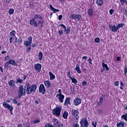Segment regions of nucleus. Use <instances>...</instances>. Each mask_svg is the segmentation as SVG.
I'll return each mask as SVG.
<instances>
[{
    "label": "nucleus",
    "instance_id": "nucleus-34",
    "mask_svg": "<svg viewBox=\"0 0 127 127\" xmlns=\"http://www.w3.org/2000/svg\"><path fill=\"white\" fill-rule=\"evenodd\" d=\"M63 117L64 119H67V118L68 117V112L65 111L63 114Z\"/></svg>",
    "mask_w": 127,
    "mask_h": 127
},
{
    "label": "nucleus",
    "instance_id": "nucleus-3",
    "mask_svg": "<svg viewBox=\"0 0 127 127\" xmlns=\"http://www.w3.org/2000/svg\"><path fill=\"white\" fill-rule=\"evenodd\" d=\"M24 87L25 89V91H26L27 95H30L32 91H31V87L30 86V84H29V83H26Z\"/></svg>",
    "mask_w": 127,
    "mask_h": 127
},
{
    "label": "nucleus",
    "instance_id": "nucleus-42",
    "mask_svg": "<svg viewBox=\"0 0 127 127\" xmlns=\"http://www.w3.org/2000/svg\"><path fill=\"white\" fill-rule=\"evenodd\" d=\"M92 126L94 127H97V122L94 121L92 123Z\"/></svg>",
    "mask_w": 127,
    "mask_h": 127
},
{
    "label": "nucleus",
    "instance_id": "nucleus-61",
    "mask_svg": "<svg viewBox=\"0 0 127 127\" xmlns=\"http://www.w3.org/2000/svg\"><path fill=\"white\" fill-rule=\"evenodd\" d=\"M73 127H79V124H76L73 125Z\"/></svg>",
    "mask_w": 127,
    "mask_h": 127
},
{
    "label": "nucleus",
    "instance_id": "nucleus-47",
    "mask_svg": "<svg viewBox=\"0 0 127 127\" xmlns=\"http://www.w3.org/2000/svg\"><path fill=\"white\" fill-rule=\"evenodd\" d=\"M59 35H63V31L62 30H59Z\"/></svg>",
    "mask_w": 127,
    "mask_h": 127
},
{
    "label": "nucleus",
    "instance_id": "nucleus-58",
    "mask_svg": "<svg viewBox=\"0 0 127 127\" xmlns=\"http://www.w3.org/2000/svg\"><path fill=\"white\" fill-rule=\"evenodd\" d=\"M62 17H63L62 15H60L59 16V20H61L62 19Z\"/></svg>",
    "mask_w": 127,
    "mask_h": 127
},
{
    "label": "nucleus",
    "instance_id": "nucleus-13",
    "mask_svg": "<svg viewBox=\"0 0 127 127\" xmlns=\"http://www.w3.org/2000/svg\"><path fill=\"white\" fill-rule=\"evenodd\" d=\"M60 26H62V27H63L64 28V31L66 32V33L67 34H69L70 33V28H67L66 30V26H65L63 24H61Z\"/></svg>",
    "mask_w": 127,
    "mask_h": 127
},
{
    "label": "nucleus",
    "instance_id": "nucleus-63",
    "mask_svg": "<svg viewBox=\"0 0 127 127\" xmlns=\"http://www.w3.org/2000/svg\"><path fill=\"white\" fill-rule=\"evenodd\" d=\"M117 61H120V60H121V57H118L117 58Z\"/></svg>",
    "mask_w": 127,
    "mask_h": 127
},
{
    "label": "nucleus",
    "instance_id": "nucleus-2",
    "mask_svg": "<svg viewBox=\"0 0 127 127\" xmlns=\"http://www.w3.org/2000/svg\"><path fill=\"white\" fill-rule=\"evenodd\" d=\"M61 107H57L53 110L52 113L53 115L57 116V117H59L60 113H61Z\"/></svg>",
    "mask_w": 127,
    "mask_h": 127
},
{
    "label": "nucleus",
    "instance_id": "nucleus-48",
    "mask_svg": "<svg viewBox=\"0 0 127 127\" xmlns=\"http://www.w3.org/2000/svg\"><path fill=\"white\" fill-rule=\"evenodd\" d=\"M33 123L34 124H37V123H40V121L38 119H37L36 120L34 121Z\"/></svg>",
    "mask_w": 127,
    "mask_h": 127
},
{
    "label": "nucleus",
    "instance_id": "nucleus-49",
    "mask_svg": "<svg viewBox=\"0 0 127 127\" xmlns=\"http://www.w3.org/2000/svg\"><path fill=\"white\" fill-rule=\"evenodd\" d=\"M74 15H75V14H71V15L69 16V18H72V19H74Z\"/></svg>",
    "mask_w": 127,
    "mask_h": 127
},
{
    "label": "nucleus",
    "instance_id": "nucleus-40",
    "mask_svg": "<svg viewBox=\"0 0 127 127\" xmlns=\"http://www.w3.org/2000/svg\"><path fill=\"white\" fill-rule=\"evenodd\" d=\"M13 12H14V10H13V9H10L9 10V14H13Z\"/></svg>",
    "mask_w": 127,
    "mask_h": 127
},
{
    "label": "nucleus",
    "instance_id": "nucleus-46",
    "mask_svg": "<svg viewBox=\"0 0 127 127\" xmlns=\"http://www.w3.org/2000/svg\"><path fill=\"white\" fill-rule=\"evenodd\" d=\"M16 100H17V98H15L13 101H12V103L13 104H17V101H16Z\"/></svg>",
    "mask_w": 127,
    "mask_h": 127
},
{
    "label": "nucleus",
    "instance_id": "nucleus-17",
    "mask_svg": "<svg viewBox=\"0 0 127 127\" xmlns=\"http://www.w3.org/2000/svg\"><path fill=\"white\" fill-rule=\"evenodd\" d=\"M102 67L103 69H106L107 71H109V70H110V68L108 66V64L104 63H102Z\"/></svg>",
    "mask_w": 127,
    "mask_h": 127
},
{
    "label": "nucleus",
    "instance_id": "nucleus-11",
    "mask_svg": "<svg viewBox=\"0 0 127 127\" xmlns=\"http://www.w3.org/2000/svg\"><path fill=\"white\" fill-rule=\"evenodd\" d=\"M18 94L24 95H25V90L23 89V86L21 85L19 86Z\"/></svg>",
    "mask_w": 127,
    "mask_h": 127
},
{
    "label": "nucleus",
    "instance_id": "nucleus-8",
    "mask_svg": "<svg viewBox=\"0 0 127 127\" xmlns=\"http://www.w3.org/2000/svg\"><path fill=\"white\" fill-rule=\"evenodd\" d=\"M15 30H12V31H11L9 33V35H10V38H9V42L10 43V44H11V43H12V39L13 38V37H15Z\"/></svg>",
    "mask_w": 127,
    "mask_h": 127
},
{
    "label": "nucleus",
    "instance_id": "nucleus-52",
    "mask_svg": "<svg viewBox=\"0 0 127 127\" xmlns=\"http://www.w3.org/2000/svg\"><path fill=\"white\" fill-rule=\"evenodd\" d=\"M33 25H34V26L36 27L37 26V25H38V24L37 23V22L35 21L34 22V24H33Z\"/></svg>",
    "mask_w": 127,
    "mask_h": 127
},
{
    "label": "nucleus",
    "instance_id": "nucleus-31",
    "mask_svg": "<svg viewBox=\"0 0 127 127\" xmlns=\"http://www.w3.org/2000/svg\"><path fill=\"white\" fill-rule=\"evenodd\" d=\"M9 62H7V63H6V64H5L4 65V68L5 69H8V68H9V67H10V64H9Z\"/></svg>",
    "mask_w": 127,
    "mask_h": 127
},
{
    "label": "nucleus",
    "instance_id": "nucleus-50",
    "mask_svg": "<svg viewBox=\"0 0 127 127\" xmlns=\"http://www.w3.org/2000/svg\"><path fill=\"white\" fill-rule=\"evenodd\" d=\"M82 17V16H81L80 15L78 14L77 15V17H76V18L78 20H80V19H81V18Z\"/></svg>",
    "mask_w": 127,
    "mask_h": 127
},
{
    "label": "nucleus",
    "instance_id": "nucleus-1",
    "mask_svg": "<svg viewBox=\"0 0 127 127\" xmlns=\"http://www.w3.org/2000/svg\"><path fill=\"white\" fill-rule=\"evenodd\" d=\"M80 127H88L89 122L87 118H83L80 122Z\"/></svg>",
    "mask_w": 127,
    "mask_h": 127
},
{
    "label": "nucleus",
    "instance_id": "nucleus-12",
    "mask_svg": "<svg viewBox=\"0 0 127 127\" xmlns=\"http://www.w3.org/2000/svg\"><path fill=\"white\" fill-rule=\"evenodd\" d=\"M109 27H110L111 31L112 32H117V31L119 30L117 27H116L115 25H110Z\"/></svg>",
    "mask_w": 127,
    "mask_h": 127
},
{
    "label": "nucleus",
    "instance_id": "nucleus-62",
    "mask_svg": "<svg viewBox=\"0 0 127 127\" xmlns=\"http://www.w3.org/2000/svg\"><path fill=\"white\" fill-rule=\"evenodd\" d=\"M58 126L55 127H63V124H60L58 125Z\"/></svg>",
    "mask_w": 127,
    "mask_h": 127
},
{
    "label": "nucleus",
    "instance_id": "nucleus-51",
    "mask_svg": "<svg viewBox=\"0 0 127 127\" xmlns=\"http://www.w3.org/2000/svg\"><path fill=\"white\" fill-rule=\"evenodd\" d=\"M14 43H17V37L15 36V38L14 39Z\"/></svg>",
    "mask_w": 127,
    "mask_h": 127
},
{
    "label": "nucleus",
    "instance_id": "nucleus-57",
    "mask_svg": "<svg viewBox=\"0 0 127 127\" xmlns=\"http://www.w3.org/2000/svg\"><path fill=\"white\" fill-rule=\"evenodd\" d=\"M88 62H89L90 64H91V65L93 64H92V59H91L90 58L88 59Z\"/></svg>",
    "mask_w": 127,
    "mask_h": 127
},
{
    "label": "nucleus",
    "instance_id": "nucleus-39",
    "mask_svg": "<svg viewBox=\"0 0 127 127\" xmlns=\"http://www.w3.org/2000/svg\"><path fill=\"white\" fill-rule=\"evenodd\" d=\"M22 43V39L20 38L18 39V40L17 41V43H18V44H20V43Z\"/></svg>",
    "mask_w": 127,
    "mask_h": 127
},
{
    "label": "nucleus",
    "instance_id": "nucleus-32",
    "mask_svg": "<svg viewBox=\"0 0 127 127\" xmlns=\"http://www.w3.org/2000/svg\"><path fill=\"white\" fill-rule=\"evenodd\" d=\"M124 25H125V23H121L120 24H119L117 26V29L119 30V29H120V27H121V28L124 27Z\"/></svg>",
    "mask_w": 127,
    "mask_h": 127
},
{
    "label": "nucleus",
    "instance_id": "nucleus-18",
    "mask_svg": "<svg viewBox=\"0 0 127 127\" xmlns=\"http://www.w3.org/2000/svg\"><path fill=\"white\" fill-rule=\"evenodd\" d=\"M49 74L50 75V80H54L55 79V75L52 72L49 71Z\"/></svg>",
    "mask_w": 127,
    "mask_h": 127
},
{
    "label": "nucleus",
    "instance_id": "nucleus-33",
    "mask_svg": "<svg viewBox=\"0 0 127 127\" xmlns=\"http://www.w3.org/2000/svg\"><path fill=\"white\" fill-rule=\"evenodd\" d=\"M104 100V98L103 97H101L99 100V102H98L97 105L98 106H101L102 104H103V100Z\"/></svg>",
    "mask_w": 127,
    "mask_h": 127
},
{
    "label": "nucleus",
    "instance_id": "nucleus-16",
    "mask_svg": "<svg viewBox=\"0 0 127 127\" xmlns=\"http://www.w3.org/2000/svg\"><path fill=\"white\" fill-rule=\"evenodd\" d=\"M30 87L32 92H35V91H36V89H37V85L36 84H33Z\"/></svg>",
    "mask_w": 127,
    "mask_h": 127
},
{
    "label": "nucleus",
    "instance_id": "nucleus-37",
    "mask_svg": "<svg viewBox=\"0 0 127 127\" xmlns=\"http://www.w3.org/2000/svg\"><path fill=\"white\" fill-rule=\"evenodd\" d=\"M35 21V18L32 19L30 20V24L31 25H33V24L34 23Z\"/></svg>",
    "mask_w": 127,
    "mask_h": 127
},
{
    "label": "nucleus",
    "instance_id": "nucleus-29",
    "mask_svg": "<svg viewBox=\"0 0 127 127\" xmlns=\"http://www.w3.org/2000/svg\"><path fill=\"white\" fill-rule=\"evenodd\" d=\"M88 14L89 16L93 15V9L90 8L88 9Z\"/></svg>",
    "mask_w": 127,
    "mask_h": 127
},
{
    "label": "nucleus",
    "instance_id": "nucleus-5",
    "mask_svg": "<svg viewBox=\"0 0 127 127\" xmlns=\"http://www.w3.org/2000/svg\"><path fill=\"white\" fill-rule=\"evenodd\" d=\"M39 92L43 95H44V94L46 93V89H45V86H44V85L42 84L40 85L39 87Z\"/></svg>",
    "mask_w": 127,
    "mask_h": 127
},
{
    "label": "nucleus",
    "instance_id": "nucleus-45",
    "mask_svg": "<svg viewBox=\"0 0 127 127\" xmlns=\"http://www.w3.org/2000/svg\"><path fill=\"white\" fill-rule=\"evenodd\" d=\"M124 73L125 75H127V66H125V68H124Z\"/></svg>",
    "mask_w": 127,
    "mask_h": 127
},
{
    "label": "nucleus",
    "instance_id": "nucleus-21",
    "mask_svg": "<svg viewBox=\"0 0 127 127\" xmlns=\"http://www.w3.org/2000/svg\"><path fill=\"white\" fill-rule=\"evenodd\" d=\"M75 70L77 71L78 74H81V69H80V65L79 64H76Z\"/></svg>",
    "mask_w": 127,
    "mask_h": 127
},
{
    "label": "nucleus",
    "instance_id": "nucleus-43",
    "mask_svg": "<svg viewBox=\"0 0 127 127\" xmlns=\"http://www.w3.org/2000/svg\"><path fill=\"white\" fill-rule=\"evenodd\" d=\"M95 42H96V43H99V42H100V38H96L95 39Z\"/></svg>",
    "mask_w": 127,
    "mask_h": 127
},
{
    "label": "nucleus",
    "instance_id": "nucleus-10",
    "mask_svg": "<svg viewBox=\"0 0 127 127\" xmlns=\"http://www.w3.org/2000/svg\"><path fill=\"white\" fill-rule=\"evenodd\" d=\"M82 101L81 100V99L78 97L74 99L73 101L74 106H79V105H80Z\"/></svg>",
    "mask_w": 127,
    "mask_h": 127
},
{
    "label": "nucleus",
    "instance_id": "nucleus-23",
    "mask_svg": "<svg viewBox=\"0 0 127 127\" xmlns=\"http://www.w3.org/2000/svg\"><path fill=\"white\" fill-rule=\"evenodd\" d=\"M69 79L71 80L72 83H73L74 85H77L78 81L75 78H73L71 76H69Z\"/></svg>",
    "mask_w": 127,
    "mask_h": 127
},
{
    "label": "nucleus",
    "instance_id": "nucleus-55",
    "mask_svg": "<svg viewBox=\"0 0 127 127\" xmlns=\"http://www.w3.org/2000/svg\"><path fill=\"white\" fill-rule=\"evenodd\" d=\"M30 50H31V48L29 47V48H27L26 51H27V52H30Z\"/></svg>",
    "mask_w": 127,
    "mask_h": 127
},
{
    "label": "nucleus",
    "instance_id": "nucleus-26",
    "mask_svg": "<svg viewBox=\"0 0 127 127\" xmlns=\"http://www.w3.org/2000/svg\"><path fill=\"white\" fill-rule=\"evenodd\" d=\"M96 3L98 5L101 6L104 3V0H97Z\"/></svg>",
    "mask_w": 127,
    "mask_h": 127
},
{
    "label": "nucleus",
    "instance_id": "nucleus-9",
    "mask_svg": "<svg viewBox=\"0 0 127 127\" xmlns=\"http://www.w3.org/2000/svg\"><path fill=\"white\" fill-rule=\"evenodd\" d=\"M71 115L72 116H74L76 120L79 119V111H78V110H72Z\"/></svg>",
    "mask_w": 127,
    "mask_h": 127
},
{
    "label": "nucleus",
    "instance_id": "nucleus-20",
    "mask_svg": "<svg viewBox=\"0 0 127 127\" xmlns=\"http://www.w3.org/2000/svg\"><path fill=\"white\" fill-rule=\"evenodd\" d=\"M44 84H45V87H46V88H50V82L48 80H46L44 81Z\"/></svg>",
    "mask_w": 127,
    "mask_h": 127
},
{
    "label": "nucleus",
    "instance_id": "nucleus-15",
    "mask_svg": "<svg viewBox=\"0 0 127 127\" xmlns=\"http://www.w3.org/2000/svg\"><path fill=\"white\" fill-rule=\"evenodd\" d=\"M50 7L51 10H52L53 11H54V13H56V12H59V9L55 8L54 7H53L52 4H50Z\"/></svg>",
    "mask_w": 127,
    "mask_h": 127
},
{
    "label": "nucleus",
    "instance_id": "nucleus-41",
    "mask_svg": "<svg viewBox=\"0 0 127 127\" xmlns=\"http://www.w3.org/2000/svg\"><path fill=\"white\" fill-rule=\"evenodd\" d=\"M45 127H55L50 124H47L45 125Z\"/></svg>",
    "mask_w": 127,
    "mask_h": 127
},
{
    "label": "nucleus",
    "instance_id": "nucleus-14",
    "mask_svg": "<svg viewBox=\"0 0 127 127\" xmlns=\"http://www.w3.org/2000/svg\"><path fill=\"white\" fill-rule=\"evenodd\" d=\"M70 98L69 97V98H66L65 100V101H64V105L65 106H67V105H71V102H70Z\"/></svg>",
    "mask_w": 127,
    "mask_h": 127
},
{
    "label": "nucleus",
    "instance_id": "nucleus-53",
    "mask_svg": "<svg viewBox=\"0 0 127 127\" xmlns=\"http://www.w3.org/2000/svg\"><path fill=\"white\" fill-rule=\"evenodd\" d=\"M9 58V56H6L5 58V61H8Z\"/></svg>",
    "mask_w": 127,
    "mask_h": 127
},
{
    "label": "nucleus",
    "instance_id": "nucleus-64",
    "mask_svg": "<svg viewBox=\"0 0 127 127\" xmlns=\"http://www.w3.org/2000/svg\"><path fill=\"white\" fill-rule=\"evenodd\" d=\"M82 59H88V57L84 56L82 57Z\"/></svg>",
    "mask_w": 127,
    "mask_h": 127
},
{
    "label": "nucleus",
    "instance_id": "nucleus-60",
    "mask_svg": "<svg viewBox=\"0 0 127 127\" xmlns=\"http://www.w3.org/2000/svg\"><path fill=\"white\" fill-rule=\"evenodd\" d=\"M67 76H68L69 78H70V77H71V76L70 75V70H69L67 73Z\"/></svg>",
    "mask_w": 127,
    "mask_h": 127
},
{
    "label": "nucleus",
    "instance_id": "nucleus-7",
    "mask_svg": "<svg viewBox=\"0 0 127 127\" xmlns=\"http://www.w3.org/2000/svg\"><path fill=\"white\" fill-rule=\"evenodd\" d=\"M3 107H4V108H6L8 110H9L10 112H12V110H13V107H12V105L10 106L8 104H7L5 102H3Z\"/></svg>",
    "mask_w": 127,
    "mask_h": 127
},
{
    "label": "nucleus",
    "instance_id": "nucleus-24",
    "mask_svg": "<svg viewBox=\"0 0 127 127\" xmlns=\"http://www.w3.org/2000/svg\"><path fill=\"white\" fill-rule=\"evenodd\" d=\"M53 123H54V127H58V125H60L59 124V121H58V120L57 119H54L53 120Z\"/></svg>",
    "mask_w": 127,
    "mask_h": 127
},
{
    "label": "nucleus",
    "instance_id": "nucleus-27",
    "mask_svg": "<svg viewBox=\"0 0 127 127\" xmlns=\"http://www.w3.org/2000/svg\"><path fill=\"white\" fill-rule=\"evenodd\" d=\"M8 84L9 85V86H11V87H14V85L15 84V83L14 82V80H10L8 82Z\"/></svg>",
    "mask_w": 127,
    "mask_h": 127
},
{
    "label": "nucleus",
    "instance_id": "nucleus-19",
    "mask_svg": "<svg viewBox=\"0 0 127 127\" xmlns=\"http://www.w3.org/2000/svg\"><path fill=\"white\" fill-rule=\"evenodd\" d=\"M64 98H65V96H64L63 94H60V97L58 98L59 99L60 102L61 103H63V101L64 100Z\"/></svg>",
    "mask_w": 127,
    "mask_h": 127
},
{
    "label": "nucleus",
    "instance_id": "nucleus-25",
    "mask_svg": "<svg viewBox=\"0 0 127 127\" xmlns=\"http://www.w3.org/2000/svg\"><path fill=\"white\" fill-rule=\"evenodd\" d=\"M34 17L35 20L37 19V18H39L41 20H42V16L38 14H35Z\"/></svg>",
    "mask_w": 127,
    "mask_h": 127
},
{
    "label": "nucleus",
    "instance_id": "nucleus-28",
    "mask_svg": "<svg viewBox=\"0 0 127 127\" xmlns=\"http://www.w3.org/2000/svg\"><path fill=\"white\" fill-rule=\"evenodd\" d=\"M117 127H125V123L123 122H120L117 124Z\"/></svg>",
    "mask_w": 127,
    "mask_h": 127
},
{
    "label": "nucleus",
    "instance_id": "nucleus-38",
    "mask_svg": "<svg viewBox=\"0 0 127 127\" xmlns=\"http://www.w3.org/2000/svg\"><path fill=\"white\" fill-rule=\"evenodd\" d=\"M120 89L121 90H123V88H124V87L125 86V84H124V83L122 82V81L120 82Z\"/></svg>",
    "mask_w": 127,
    "mask_h": 127
},
{
    "label": "nucleus",
    "instance_id": "nucleus-56",
    "mask_svg": "<svg viewBox=\"0 0 127 127\" xmlns=\"http://www.w3.org/2000/svg\"><path fill=\"white\" fill-rule=\"evenodd\" d=\"M82 86H86V85H87V82L86 81H83L82 82Z\"/></svg>",
    "mask_w": 127,
    "mask_h": 127
},
{
    "label": "nucleus",
    "instance_id": "nucleus-44",
    "mask_svg": "<svg viewBox=\"0 0 127 127\" xmlns=\"http://www.w3.org/2000/svg\"><path fill=\"white\" fill-rule=\"evenodd\" d=\"M114 11H115V10H114V9H111L109 10V12H110V14H111V15H112V14H113L114 13Z\"/></svg>",
    "mask_w": 127,
    "mask_h": 127
},
{
    "label": "nucleus",
    "instance_id": "nucleus-6",
    "mask_svg": "<svg viewBox=\"0 0 127 127\" xmlns=\"http://www.w3.org/2000/svg\"><path fill=\"white\" fill-rule=\"evenodd\" d=\"M31 43H32V37L30 36L28 38V41L24 42V45L25 46H31Z\"/></svg>",
    "mask_w": 127,
    "mask_h": 127
},
{
    "label": "nucleus",
    "instance_id": "nucleus-35",
    "mask_svg": "<svg viewBox=\"0 0 127 127\" xmlns=\"http://www.w3.org/2000/svg\"><path fill=\"white\" fill-rule=\"evenodd\" d=\"M120 2L122 5H124V4H125V3H126V4H127V0H120Z\"/></svg>",
    "mask_w": 127,
    "mask_h": 127
},
{
    "label": "nucleus",
    "instance_id": "nucleus-30",
    "mask_svg": "<svg viewBox=\"0 0 127 127\" xmlns=\"http://www.w3.org/2000/svg\"><path fill=\"white\" fill-rule=\"evenodd\" d=\"M42 57H43V53H42V52H40L39 53V58H38V60H40V61H41V60H42Z\"/></svg>",
    "mask_w": 127,
    "mask_h": 127
},
{
    "label": "nucleus",
    "instance_id": "nucleus-36",
    "mask_svg": "<svg viewBox=\"0 0 127 127\" xmlns=\"http://www.w3.org/2000/svg\"><path fill=\"white\" fill-rule=\"evenodd\" d=\"M16 81L18 82V83H20V84H21L23 82V79H21L20 77H18L16 78Z\"/></svg>",
    "mask_w": 127,
    "mask_h": 127
},
{
    "label": "nucleus",
    "instance_id": "nucleus-59",
    "mask_svg": "<svg viewBox=\"0 0 127 127\" xmlns=\"http://www.w3.org/2000/svg\"><path fill=\"white\" fill-rule=\"evenodd\" d=\"M23 96V94H20L18 93V98H19V99H21V96Z\"/></svg>",
    "mask_w": 127,
    "mask_h": 127
},
{
    "label": "nucleus",
    "instance_id": "nucleus-54",
    "mask_svg": "<svg viewBox=\"0 0 127 127\" xmlns=\"http://www.w3.org/2000/svg\"><path fill=\"white\" fill-rule=\"evenodd\" d=\"M119 81H116L115 83H114V85L115 86H119Z\"/></svg>",
    "mask_w": 127,
    "mask_h": 127
},
{
    "label": "nucleus",
    "instance_id": "nucleus-4",
    "mask_svg": "<svg viewBox=\"0 0 127 127\" xmlns=\"http://www.w3.org/2000/svg\"><path fill=\"white\" fill-rule=\"evenodd\" d=\"M41 68H42V65L40 64H36L34 65V70L38 72V73H40L41 71Z\"/></svg>",
    "mask_w": 127,
    "mask_h": 127
},
{
    "label": "nucleus",
    "instance_id": "nucleus-22",
    "mask_svg": "<svg viewBox=\"0 0 127 127\" xmlns=\"http://www.w3.org/2000/svg\"><path fill=\"white\" fill-rule=\"evenodd\" d=\"M9 63L11 64V65H13V66H17V64H16V62H15L13 60H10L9 61Z\"/></svg>",
    "mask_w": 127,
    "mask_h": 127
}]
</instances>
